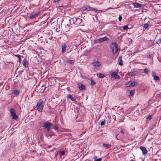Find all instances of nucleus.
Here are the masks:
<instances>
[{
    "instance_id": "1",
    "label": "nucleus",
    "mask_w": 161,
    "mask_h": 161,
    "mask_svg": "<svg viewBox=\"0 0 161 161\" xmlns=\"http://www.w3.org/2000/svg\"><path fill=\"white\" fill-rule=\"evenodd\" d=\"M110 48L114 54H115L120 51V50L118 47V45L115 43L113 42L110 45Z\"/></svg>"
},
{
    "instance_id": "2",
    "label": "nucleus",
    "mask_w": 161,
    "mask_h": 161,
    "mask_svg": "<svg viewBox=\"0 0 161 161\" xmlns=\"http://www.w3.org/2000/svg\"><path fill=\"white\" fill-rule=\"evenodd\" d=\"M10 111L12 118L15 120H17L18 119V116L16 114L14 109L11 108Z\"/></svg>"
},
{
    "instance_id": "3",
    "label": "nucleus",
    "mask_w": 161,
    "mask_h": 161,
    "mask_svg": "<svg viewBox=\"0 0 161 161\" xmlns=\"http://www.w3.org/2000/svg\"><path fill=\"white\" fill-rule=\"evenodd\" d=\"M52 126V124L49 123H43L42 126L45 128L47 129V131H49V129L51 128V127Z\"/></svg>"
},
{
    "instance_id": "4",
    "label": "nucleus",
    "mask_w": 161,
    "mask_h": 161,
    "mask_svg": "<svg viewBox=\"0 0 161 161\" xmlns=\"http://www.w3.org/2000/svg\"><path fill=\"white\" fill-rule=\"evenodd\" d=\"M92 65L94 67L97 68L101 65V63L99 61H95L92 63Z\"/></svg>"
},
{
    "instance_id": "5",
    "label": "nucleus",
    "mask_w": 161,
    "mask_h": 161,
    "mask_svg": "<svg viewBox=\"0 0 161 161\" xmlns=\"http://www.w3.org/2000/svg\"><path fill=\"white\" fill-rule=\"evenodd\" d=\"M140 149L142 151V154L143 155H146L147 154V151L146 148L145 147L143 146H141L140 147Z\"/></svg>"
},
{
    "instance_id": "6",
    "label": "nucleus",
    "mask_w": 161,
    "mask_h": 161,
    "mask_svg": "<svg viewBox=\"0 0 161 161\" xmlns=\"http://www.w3.org/2000/svg\"><path fill=\"white\" fill-rule=\"evenodd\" d=\"M108 39L107 37L105 36L97 39L96 41L97 42H102L105 41H107Z\"/></svg>"
},
{
    "instance_id": "7",
    "label": "nucleus",
    "mask_w": 161,
    "mask_h": 161,
    "mask_svg": "<svg viewBox=\"0 0 161 161\" xmlns=\"http://www.w3.org/2000/svg\"><path fill=\"white\" fill-rule=\"evenodd\" d=\"M135 82L132 81H130L126 84V86L127 87H133L135 86Z\"/></svg>"
},
{
    "instance_id": "8",
    "label": "nucleus",
    "mask_w": 161,
    "mask_h": 161,
    "mask_svg": "<svg viewBox=\"0 0 161 161\" xmlns=\"http://www.w3.org/2000/svg\"><path fill=\"white\" fill-rule=\"evenodd\" d=\"M66 46L65 43H63L62 46V53L63 54L66 51Z\"/></svg>"
},
{
    "instance_id": "9",
    "label": "nucleus",
    "mask_w": 161,
    "mask_h": 161,
    "mask_svg": "<svg viewBox=\"0 0 161 161\" xmlns=\"http://www.w3.org/2000/svg\"><path fill=\"white\" fill-rule=\"evenodd\" d=\"M105 119H103L100 120L98 123L99 125H100L101 127H103V125L105 124Z\"/></svg>"
},
{
    "instance_id": "10",
    "label": "nucleus",
    "mask_w": 161,
    "mask_h": 161,
    "mask_svg": "<svg viewBox=\"0 0 161 161\" xmlns=\"http://www.w3.org/2000/svg\"><path fill=\"white\" fill-rule=\"evenodd\" d=\"M39 14V13H34L32 14H31L30 16V17L31 19H34L37 17Z\"/></svg>"
},
{
    "instance_id": "11",
    "label": "nucleus",
    "mask_w": 161,
    "mask_h": 161,
    "mask_svg": "<svg viewBox=\"0 0 161 161\" xmlns=\"http://www.w3.org/2000/svg\"><path fill=\"white\" fill-rule=\"evenodd\" d=\"M134 6L136 8H140L143 6V5L138 3H135L133 4Z\"/></svg>"
},
{
    "instance_id": "12",
    "label": "nucleus",
    "mask_w": 161,
    "mask_h": 161,
    "mask_svg": "<svg viewBox=\"0 0 161 161\" xmlns=\"http://www.w3.org/2000/svg\"><path fill=\"white\" fill-rule=\"evenodd\" d=\"M118 63L119 64L122 66L123 65V63L122 60V58L121 56H119L118 58Z\"/></svg>"
},
{
    "instance_id": "13",
    "label": "nucleus",
    "mask_w": 161,
    "mask_h": 161,
    "mask_svg": "<svg viewBox=\"0 0 161 161\" xmlns=\"http://www.w3.org/2000/svg\"><path fill=\"white\" fill-rule=\"evenodd\" d=\"M69 25L67 24V25L63 27V29L64 31L66 32L69 31Z\"/></svg>"
},
{
    "instance_id": "14",
    "label": "nucleus",
    "mask_w": 161,
    "mask_h": 161,
    "mask_svg": "<svg viewBox=\"0 0 161 161\" xmlns=\"http://www.w3.org/2000/svg\"><path fill=\"white\" fill-rule=\"evenodd\" d=\"M138 72L136 71L131 72L128 73V75L130 76H135Z\"/></svg>"
},
{
    "instance_id": "15",
    "label": "nucleus",
    "mask_w": 161,
    "mask_h": 161,
    "mask_svg": "<svg viewBox=\"0 0 161 161\" xmlns=\"http://www.w3.org/2000/svg\"><path fill=\"white\" fill-rule=\"evenodd\" d=\"M78 87L80 90H82L85 88V86L82 84L80 83L78 85Z\"/></svg>"
},
{
    "instance_id": "16",
    "label": "nucleus",
    "mask_w": 161,
    "mask_h": 161,
    "mask_svg": "<svg viewBox=\"0 0 161 161\" xmlns=\"http://www.w3.org/2000/svg\"><path fill=\"white\" fill-rule=\"evenodd\" d=\"M23 64L25 67L28 66V62L26 61V59H25L22 61Z\"/></svg>"
},
{
    "instance_id": "17",
    "label": "nucleus",
    "mask_w": 161,
    "mask_h": 161,
    "mask_svg": "<svg viewBox=\"0 0 161 161\" xmlns=\"http://www.w3.org/2000/svg\"><path fill=\"white\" fill-rule=\"evenodd\" d=\"M68 97L72 101L74 102L75 100V98L72 97L71 95H69L68 96Z\"/></svg>"
},
{
    "instance_id": "18",
    "label": "nucleus",
    "mask_w": 161,
    "mask_h": 161,
    "mask_svg": "<svg viewBox=\"0 0 161 161\" xmlns=\"http://www.w3.org/2000/svg\"><path fill=\"white\" fill-rule=\"evenodd\" d=\"M36 108L39 111H40V101L38 102L37 103Z\"/></svg>"
},
{
    "instance_id": "19",
    "label": "nucleus",
    "mask_w": 161,
    "mask_h": 161,
    "mask_svg": "<svg viewBox=\"0 0 161 161\" xmlns=\"http://www.w3.org/2000/svg\"><path fill=\"white\" fill-rule=\"evenodd\" d=\"M97 75L98 77L102 78H103L105 76L104 75L100 73H97Z\"/></svg>"
},
{
    "instance_id": "20",
    "label": "nucleus",
    "mask_w": 161,
    "mask_h": 161,
    "mask_svg": "<svg viewBox=\"0 0 161 161\" xmlns=\"http://www.w3.org/2000/svg\"><path fill=\"white\" fill-rule=\"evenodd\" d=\"M14 94L17 96H18L19 95V91L18 90H15L14 91Z\"/></svg>"
},
{
    "instance_id": "21",
    "label": "nucleus",
    "mask_w": 161,
    "mask_h": 161,
    "mask_svg": "<svg viewBox=\"0 0 161 161\" xmlns=\"http://www.w3.org/2000/svg\"><path fill=\"white\" fill-rule=\"evenodd\" d=\"M103 146L106 149H108L110 147L111 145L110 144H103Z\"/></svg>"
},
{
    "instance_id": "22",
    "label": "nucleus",
    "mask_w": 161,
    "mask_h": 161,
    "mask_svg": "<svg viewBox=\"0 0 161 161\" xmlns=\"http://www.w3.org/2000/svg\"><path fill=\"white\" fill-rule=\"evenodd\" d=\"M116 72H111L110 73V75L112 76L114 78L115 77V76L116 75Z\"/></svg>"
},
{
    "instance_id": "23",
    "label": "nucleus",
    "mask_w": 161,
    "mask_h": 161,
    "mask_svg": "<svg viewBox=\"0 0 161 161\" xmlns=\"http://www.w3.org/2000/svg\"><path fill=\"white\" fill-rule=\"evenodd\" d=\"M67 62L70 64H73L74 63V60H67Z\"/></svg>"
},
{
    "instance_id": "24",
    "label": "nucleus",
    "mask_w": 161,
    "mask_h": 161,
    "mask_svg": "<svg viewBox=\"0 0 161 161\" xmlns=\"http://www.w3.org/2000/svg\"><path fill=\"white\" fill-rule=\"evenodd\" d=\"M154 80H155L156 81L158 80H159V78L158 76L156 75L154 77H153Z\"/></svg>"
},
{
    "instance_id": "25",
    "label": "nucleus",
    "mask_w": 161,
    "mask_h": 161,
    "mask_svg": "<svg viewBox=\"0 0 161 161\" xmlns=\"http://www.w3.org/2000/svg\"><path fill=\"white\" fill-rule=\"evenodd\" d=\"M94 161H101L102 159L101 158H97V157L94 158Z\"/></svg>"
},
{
    "instance_id": "26",
    "label": "nucleus",
    "mask_w": 161,
    "mask_h": 161,
    "mask_svg": "<svg viewBox=\"0 0 161 161\" xmlns=\"http://www.w3.org/2000/svg\"><path fill=\"white\" fill-rule=\"evenodd\" d=\"M84 8V9L85 10H87L88 11L91 10V7L87 6L86 7H85Z\"/></svg>"
},
{
    "instance_id": "27",
    "label": "nucleus",
    "mask_w": 161,
    "mask_h": 161,
    "mask_svg": "<svg viewBox=\"0 0 161 161\" xmlns=\"http://www.w3.org/2000/svg\"><path fill=\"white\" fill-rule=\"evenodd\" d=\"M149 71V70L148 69H144V73H147Z\"/></svg>"
},
{
    "instance_id": "28",
    "label": "nucleus",
    "mask_w": 161,
    "mask_h": 161,
    "mask_svg": "<svg viewBox=\"0 0 161 161\" xmlns=\"http://www.w3.org/2000/svg\"><path fill=\"white\" fill-rule=\"evenodd\" d=\"M135 91L134 90H131L130 91V93L131 96H132L134 93Z\"/></svg>"
},
{
    "instance_id": "29",
    "label": "nucleus",
    "mask_w": 161,
    "mask_h": 161,
    "mask_svg": "<svg viewBox=\"0 0 161 161\" xmlns=\"http://www.w3.org/2000/svg\"><path fill=\"white\" fill-rule=\"evenodd\" d=\"M149 26V25L148 24H144V28L146 29L147 28H148V27Z\"/></svg>"
},
{
    "instance_id": "30",
    "label": "nucleus",
    "mask_w": 161,
    "mask_h": 161,
    "mask_svg": "<svg viewBox=\"0 0 161 161\" xmlns=\"http://www.w3.org/2000/svg\"><path fill=\"white\" fill-rule=\"evenodd\" d=\"M95 84V82L94 81L92 80H91V85L92 86H93Z\"/></svg>"
},
{
    "instance_id": "31",
    "label": "nucleus",
    "mask_w": 161,
    "mask_h": 161,
    "mask_svg": "<svg viewBox=\"0 0 161 161\" xmlns=\"http://www.w3.org/2000/svg\"><path fill=\"white\" fill-rule=\"evenodd\" d=\"M59 128L58 126L57 125H55L54 126V129L55 130H58Z\"/></svg>"
},
{
    "instance_id": "32",
    "label": "nucleus",
    "mask_w": 161,
    "mask_h": 161,
    "mask_svg": "<svg viewBox=\"0 0 161 161\" xmlns=\"http://www.w3.org/2000/svg\"><path fill=\"white\" fill-rule=\"evenodd\" d=\"M152 118V115H149L147 116V119H151Z\"/></svg>"
},
{
    "instance_id": "33",
    "label": "nucleus",
    "mask_w": 161,
    "mask_h": 161,
    "mask_svg": "<svg viewBox=\"0 0 161 161\" xmlns=\"http://www.w3.org/2000/svg\"><path fill=\"white\" fill-rule=\"evenodd\" d=\"M119 21H121L122 19V16H121V15H120V14H119Z\"/></svg>"
},
{
    "instance_id": "34",
    "label": "nucleus",
    "mask_w": 161,
    "mask_h": 161,
    "mask_svg": "<svg viewBox=\"0 0 161 161\" xmlns=\"http://www.w3.org/2000/svg\"><path fill=\"white\" fill-rule=\"evenodd\" d=\"M156 43L157 44L161 43V38L158 39L156 42Z\"/></svg>"
},
{
    "instance_id": "35",
    "label": "nucleus",
    "mask_w": 161,
    "mask_h": 161,
    "mask_svg": "<svg viewBox=\"0 0 161 161\" xmlns=\"http://www.w3.org/2000/svg\"><path fill=\"white\" fill-rule=\"evenodd\" d=\"M45 87L44 86L42 85V86L41 87V88H42V89H41V91L42 90H43V91H42V92H43L44 91V90H45Z\"/></svg>"
},
{
    "instance_id": "36",
    "label": "nucleus",
    "mask_w": 161,
    "mask_h": 161,
    "mask_svg": "<svg viewBox=\"0 0 161 161\" xmlns=\"http://www.w3.org/2000/svg\"><path fill=\"white\" fill-rule=\"evenodd\" d=\"M43 101H41V110L43 108Z\"/></svg>"
},
{
    "instance_id": "37",
    "label": "nucleus",
    "mask_w": 161,
    "mask_h": 161,
    "mask_svg": "<svg viewBox=\"0 0 161 161\" xmlns=\"http://www.w3.org/2000/svg\"><path fill=\"white\" fill-rule=\"evenodd\" d=\"M156 75V73L154 71H153L152 72V76L153 77H154Z\"/></svg>"
},
{
    "instance_id": "38",
    "label": "nucleus",
    "mask_w": 161,
    "mask_h": 161,
    "mask_svg": "<svg viewBox=\"0 0 161 161\" xmlns=\"http://www.w3.org/2000/svg\"><path fill=\"white\" fill-rule=\"evenodd\" d=\"M128 28V26L127 25H125L123 27V29L124 30H126Z\"/></svg>"
},
{
    "instance_id": "39",
    "label": "nucleus",
    "mask_w": 161,
    "mask_h": 161,
    "mask_svg": "<svg viewBox=\"0 0 161 161\" xmlns=\"http://www.w3.org/2000/svg\"><path fill=\"white\" fill-rule=\"evenodd\" d=\"M65 132H70L71 131V130L69 129H64Z\"/></svg>"
},
{
    "instance_id": "40",
    "label": "nucleus",
    "mask_w": 161,
    "mask_h": 161,
    "mask_svg": "<svg viewBox=\"0 0 161 161\" xmlns=\"http://www.w3.org/2000/svg\"><path fill=\"white\" fill-rule=\"evenodd\" d=\"M59 153L61 155H64L65 154V152L64 151H61Z\"/></svg>"
},
{
    "instance_id": "41",
    "label": "nucleus",
    "mask_w": 161,
    "mask_h": 161,
    "mask_svg": "<svg viewBox=\"0 0 161 161\" xmlns=\"http://www.w3.org/2000/svg\"><path fill=\"white\" fill-rule=\"evenodd\" d=\"M91 10H92V11H94L95 12H96L97 11L95 9L93 8L92 7H91Z\"/></svg>"
},
{
    "instance_id": "42",
    "label": "nucleus",
    "mask_w": 161,
    "mask_h": 161,
    "mask_svg": "<svg viewBox=\"0 0 161 161\" xmlns=\"http://www.w3.org/2000/svg\"><path fill=\"white\" fill-rule=\"evenodd\" d=\"M114 78L115 79H119L120 78V77L118 75H116L115 76V77Z\"/></svg>"
},
{
    "instance_id": "43",
    "label": "nucleus",
    "mask_w": 161,
    "mask_h": 161,
    "mask_svg": "<svg viewBox=\"0 0 161 161\" xmlns=\"http://www.w3.org/2000/svg\"><path fill=\"white\" fill-rule=\"evenodd\" d=\"M15 57H17V58H21V56L20 55H19V54L15 55Z\"/></svg>"
},
{
    "instance_id": "44",
    "label": "nucleus",
    "mask_w": 161,
    "mask_h": 161,
    "mask_svg": "<svg viewBox=\"0 0 161 161\" xmlns=\"http://www.w3.org/2000/svg\"><path fill=\"white\" fill-rule=\"evenodd\" d=\"M47 136H52L53 135V134L52 133L51 134H50V133H48L47 134Z\"/></svg>"
},
{
    "instance_id": "45",
    "label": "nucleus",
    "mask_w": 161,
    "mask_h": 161,
    "mask_svg": "<svg viewBox=\"0 0 161 161\" xmlns=\"http://www.w3.org/2000/svg\"><path fill=\"white\" fill-rule=\"evenodd\" d=\"M60 0H54V1H53V2L54 3H56V2H58L59 1H60Z\"/></svg>"
},
{
    "instance_id": "46",
    "label": "nucleus",
    "mask_w": 161,
    "mask_h": 161,
    "mask_svg": "<svg viewBox=\"0 0 161 161\" xmlns=\"http://www.w3.org/2000/svg\"><path fill=\"white\" fill-rule=\"evenodd\" d=\"M21 61V59L20 58H19V63H20Z\"/></svg>"
},
{
    "instance_id": "47",
    "label": "nucleus",
    "mask_w": 161,
    "mask_h": 161,
    "mask_svg": "<svg viewBox=\"0 0 161 161\" xmlns=\"http://www.w3.org/2000/svg\"><path fill=\"white\" fill-rule=\"evenodd\" d=\"M120 133H124L123 131L122 130H121L120 131Z\"/></svg>"
},
{
    "instance_id": "48",
    "label": "nucleus",
    "mask_w": 161,
    "mask_h": 161,
    "mask_svg": "<svg viewBox=\"0 0 161 161\" xmlns=\"http://www.w3.org/2000/svg\"><path fill=\"white\" fill-rule=\"evenodd\" d=\"M98 11H99L100 12H103V11L102 10H98Z\"/></svg>"
},
{
    "instance_id": "49",
    "label": "nucleus",
    "mask_w": 161,
    "mask_h": 161,
    "mask_svg": "<svg viewBox=\"0 0 161 161\" xmlns=\"http://www.w3.org/2000/svg\"><path fill=\"white\" fill-rule=\"evenodd\" d=\"M37 55H38L39 56V53H38V52H37Z\"/></svg>"
},
{
    "instance_id": "50",
    "label": "nucleus",
    "mask_w": 161,
    "mask_h": 161,
    "mask_svg": "<svg viewBox=\"0 0 161 161\" xmlns=\"http://www.w3.org/2000/svg\"><path fill=\"white\" fill-rule=\"evenodd\" d=\"M161 23V20L159 22V23H158V24H160Z\"/></svg>"
},
{
    "instance_id": "51",
    "label": "nucleus",
    "mask_w": 161,
    "mask_h": 161,
    "mask_svg": "<svg viewBox=\"0 0 161 161\" xmlns=\"http://www.w3.org/2000/svg\"><path fill=\"white\" fill-rule=\"evenodd\" d=\"M130 161H134V160H131Z\"/></svg>"
}]
</instances>
